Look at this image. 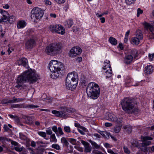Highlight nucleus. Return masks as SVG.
<instances>
[{
  "instance_id": "7c9ffc66",
  "label": "nucleus",
  "mask_w": 154,
  "mask_h": 154,
  "mask_svg": "<svg viewBox=\"0 0 154 154\" xmlns=\"http://www.w3.org/2000/svg\"><path fill=\"white\" fill-rule=\"evenodd\" d=\"M140 40V39L136 37H133L131 39V42L133 45H137L139 43Z\"/></svg>"
},
{
  "instance_id": "de8ad7c7",
  "label": "nucleus",
  "mask_w": 154,
  "mask_h": 154,
  "mask_svg": "<svg viewBox=\"0 0 154 154\" xmlns=\"http://www.w3.org/2000/svg\"><path fill=\"white\" fill-rule=\"evenodd\" d=\"M15 20V17L14 16L12 15L9 17L8 16V20L9 22L11 23H12V22H13Z\"/></svg>"
},
{
  "instance_id": "f704fd0d",
  "label": "nucleus",
  "mask_w": 154,
  "mask_h": 154,
  "mask_svg": "<svg viewBox=\"0 0 154 154\" xmlns=\"http://www.w3.org/2000/svg\"><path fill=\"white\" fill-rule=\"evenodd\" d=\"M51 140L50 142H57V139L55 135L54 134H53L51 135Z\"/></svg>"
},
{
  "instance_id": "5701e85b",
  "label": "nucleus",
  "mask_w": 154,
  "mask_h": 154,
  "mask_svg": "<svg viewBox=\"0 0 154 154\" xmlns=\"http://www.w3.org/2000/svg\"><path fill=\"white\" fill-rule=\"evenodd\" d=\"M73 20L70 19L65 22L64 25L66 28H70L73 25Z\"/></svg>"
},
{
  "instance_id": "e433bc0d",
  "label": "nucleus",
  "mask_w": 154,
  "mask_h": 154,
  "mask_svg": "<svg viewBox=\"0 0 154 154\" xmlns=\"http://www.w3.org/2000/svg\"><path fill=\"white\" fill-rule=\"evenodd\" d=\"M51 147L52 148L57 150H59L60 149V146L58 144L56 143L53 144Z\"/></svg>"
},
{
  "instance_id": "5fc2aeb1",
  "label": "nucleus",
  "mask_w": 154,
  "mask_h": 154,
  "mask_svg": "<svg viewBox=\"0 0 154 154\" xmlns=\"http://www.w3.org/2000/svg\"><path fill=\"white\" fill-rule=\"evenodd\" d=\"M20 138L21 139L25 140L26 139V137L25 135H23L22 133H19Z\"/></svg>"
},
{
  "instance_id": "a18cd8bd",
  "label": "nucleus",
  "mask_w": 154,
  "mask_h": 154,
  "mask_svg": "<svg viewBox=\"0 0 154 154\" xmlns=\"http://www.w3.org/2000/svg\"><path fill=\"white\" fill-rule=\"evenodd\" d=\"M69 141L73 145L76 143V140L74 138H69L68 139Z\"/></svg>"
},
{
  "instance_id": "a211bd4d",
  "label": "nucleus",
  "mask_w": 154,
  "mask_h": 154,
  "mask_svg": "<svg viewBox=\"0 0 154 154\" xmlns=\"http://www.w3.org/2000/svg\"><path fill=\"white\" fill-rule=\"evenodd\" d=\"M152 140V138L150 137H143L142 139L143 143H142L146 146L149 145L151 143V141L149 140Z\"/></svg>"
},
{
  "instance_id": "37998d69",
  "label": "nucleus",
  "mask_w": 154,
  "mask_h": 154,
  "mask_svg": "<svg viewBox=\"0 0 154 154\" xmlns=\"http://www.w3.org/2000/svg\"><path fill=\"white\" fill-rule=\"evenodd\" d=\"M64 130L67 133H69L71 132L70 128L69 126H65L64 128Z\"/></svg>"
},
{
  "instance_id": "dca6fc26",
  "label": "nucleus",
  "mask_w": 154,
  "mask_h": 154,
  "mask_svg": "<svg viewBox=\"0 0 154 154\" xmlns=\"http://www.w3.org/2000/svg\"><path fill=\"white\" fill-rule=\"evenodd\" d=\"M132 82H133V79L129 76L126 77L125 79V84L127 86L131 84V85L135 86L141 85L140 82L137 83L136 84H134L132 83Z\"/></svg>"
},
{
  "instance_id": "774afa93",
  "label": "nucleus",
  "mask_w": 154,
  "mask_h": 154,
  "mask_svg": "<svg viewBox=\"0 0 154 154\" xmlns=\"http://www.w3.org/2000/svg\"><path fill=\"white\" fill-rule=\"evenodd\" d=\"M3 128H4L5 131H7L10 130L7 125H4Z\"/></svg>"
},
{
  "instance_id": "680f3d73",
  "label": "nucleus",
  "mask_w": 154,
  "mask_h": 154,
  "mask_svg": "<svg viewBox=\"0 0 154 154\" xmlns=\"http://www.w3.org/2000/svg\"><path fill=\"white\" fill-rule=\"evenodd\" d=\"M107 152L111 154H118L117 152H114L112 150L110 149H108Z\"/></svg>"
},
{
  "instance_id": "6e6552de",
  "label": "nucleus",
  "mask_w": 154,
  "mask_h": 154,
  "mask_svg": "<svg viewBox=\"0 0 154 154\" xmlns=\"http://www.w3.org/2000/svg\"><path fill=\"white\" fill-rule=\"evenodd\" d=\"M131 55H127L125 57L124 62L125 64H130L133 60V57L136 59H138V54L137 50L132 49L131 51Z\"/></svg>"
},
{
  "instance_id": "49530a36",
  "label": "nucleus",
  "mask_w": 154,
  "mask_h": 154,
  "mask_svg": "<svg viewBox=\"0 0 154 154\" xmlns=\"http://www.w3.org/2000/svg\"><path fill=\"white\" fill-rule=\"evenodd\" d=\"M109 14V12L108 11H106V12H103V13L99 15L98 13H97L96 14V15L98 17H100L102 16L105 14Z\"/></svg>"
},
{
  "instance_id": "3c124183",
  "label": "nucleus",
  "mask_w": 154,
  "mask_h": 154,
  "mask_svg": "<svg viewBox=\"0 0 154 154\" xmlns=\"http://www.w3.org/2000/svg\"><path fill=\"white\" fill-rule=\"evenodd\" d=\"M123 149L124 152L125 153L128 154L130 153V151L127 147L124 146L123 147Z\"/></svg>"
},
{
  "instance_id": "6e6d98bb",
  "label": "nucleus",
  "mask_w": 154,
  "mask_h": 154,
  "mask_svg": "<svg viewBox=\"0 0 154 154\" xmlns=\"http://www.w3.org/2000/svg\"><path fill=\"white\" fill-rule=\"evenodd\" d=\"M46 134L48 135L52 134V131L50 128H48L46 130Z\"/></svg>"
},
{
  "instance_id": "338daca9",
  "label": "nucleus",
  "mask_w": 154,
  "mask_h": 154,
  "mask_svg": "<svg viewBox=\"0 0 154 154\" xmlns=\"http://www.w3.org/2000/svg\"><path fill=\"white\" fill-rule=\"evenodd\" d=\"M11 144L12 145H14V146H17L19 145V143L17 142L13 141H12L11 142Z\"/></svg>"
},
{
  "instance_id": "6ab92c4d",
  "label": "nucleus",
  "mask_w": 154,
  "mask_h": 154,
  "mask_svg": "<svg viewBox=\"0 0 154 154\" xmlns=\"http://www.w3.org/2000/svg\"><path fill=\"white\" fill-rule=\"evenodd\" d=\"M52 113L55 115L56 116L60 117H65L66 115V113L63 111H58L54 110L52 111Z\"/></svg>"
},
{
  "instance_id": "4c0bfd02",
  "label": "nucleus",
  "mask_w": 154,
  "mask_h": 154,
  "mask_svg": "<svg viewBox=\"0 0 154 154\" xmlns=\"http://www.w3.org/2000/svg\"><path fill=\"white\" fill-rule=\"evenodd\" d=\"M11 140L10 139H8L5 137H0V141L1 142H3L4 141H10Z\"/></svg>"
},
{
  "instance_id": "4468645a",
  "label": "nucleus",
  "mask_w": 154,
  "mask_h": 154,
  "mask_svg": "<svg viewBox=\"0 0 154 154\" xmlns=\"http://www.w3.org/2000/svg\"><path fill=\"white\" fill-rule=\"evenodd\" d=\"M35 45V42L33 39H30L28 40L25 43L26 48L29 50L32 48Z\"/></svg>"
},
{
  "instance_id": "423d86ee",
  "label": "nucleus",
  "mask_w": 154,
  "mask_h": 154,
  "mask_svg": "<svg viewBox=\"0 0 154 154\" xmlns=\"http://www.w3.org/2000/svg\"><path fill=\"white\" fill-rule=\"evenodd\" d=\"M62 48V44L61 42L52 43L46 47L45 52L48 55H52L54 53L59 51Z\"/></svg>"
},
{
  "instance_id": "58836bf2",
  "label": "nucleus",
  "mask_w": 154,
  "mask_h": 154,
  "mask_svg": "<svg viewBox=\"0 0 154 154\" xmlns=\"http://www.w3.org/2000/svg\"><path fill=\"white\" fill-rule=\"evenodd\" d=\"M24 148L22 146L20 147L19 146H18L17 147H15L14 148V149L17 151V152H21L23 151Z\"/></svg>"
},
{
  "instance_id": "8fccbe9b",
  "label": "nucleus",
  "mask_w": 154,
  "mask_h": 154,
  "mask_svg": "<svg viewBox=\"0 0 154 154\" xmlns=\"http://www.w3.org/2000/svg\"><path fill=\"white\" fill-rule=\"evenodd\" d=\"M58 132L59 135V136L64 134V133L63 131L62 130L60 127L58 128Z\"/></svg>"
},
{
  "instance_id": "2f4dec72",
  "label": "nucleus",
  "mask_w": 154,
  "mask_h": 154,
  "mask_svg": "<svg viewBox=\"0 0 154 154\" xmlns=\"http://www.w3.org/2000/svg\"><path fill=\"white\" fill-rule=\"evenodd\" d=\"M37 133L40 136L44 138L45 140H48L49 138L46 137V134L45 132L43 131H38Z\"/></svg>"
},
{
  "instance_id": "f3484780",
  "label": "nucleus",
  "mask_w": 154,
  "mask_h": 154,
  "mask_svg": "<svg viewBox=\"0 0 154 154\" xmlns=\"http://www.w3.org/2000/svg\"><path fill=\"white\" fill-rule=\"evenodd\" d=\"M81 142L84 146L85 151L87 152H91V148L90 144L88 143L83 140H82Z\"/></svg>"
},
{
  "instance_id": "f8f14e48",
  "label": "nucleus",
  "mask_w": 154,
  "mask_h": 154,
  "mask_svg": "<svg viewBox=\"0 0 154 154\" xmlns=\"http://www.w3.org/2000/svg\"><path fill=\"white\" fill-rule=\"evenodd\" d=\"M82 51V50L80 47H73L70 51V56L72 57H76L77 55L80 54Z\"/></svg>"
},
{
  "instance_id": "4d7b16f0",
  "label": "nucleus",
  "mask_w": 154,
  "mask_h": 154,
  "mask_svg": "<svg viewBox=\"0 0 154 154\" xmlns=\"http://www.w3.org/2000/svg\"><path fill=\"white\" fill-rule=\"evenodd\" d=\"M23 87L21 88H18L19 89H20V90H22V89H24L25 91H26L28 89V88L27 86H26V85H24V84H23L22 85Z\"/></svg>"
},
{
  "instance_id": "9b49d317",
  "label": "nucleus",
  "mask_w": 154,
  "mask_h": 154,
  "mask_svg": "<svg viewBox=\"0 0 154 154\" xmlns=\"http://www.w3.org/2000/svg\"><path fill=\"white\" fill-rule=\"evenodd\" d=\"M8 16L9 14L7 11L0 9V23L8 20Z\"/></svg>"
},
{
  "instance_id": "aec40b11",
  "label": "nucleus",
  "mask_w": 154,
  "mask_h": 154,
  "mask_svg": "<svg viewBox=\"0 0 154 154\" xmlns=\"http://www.w3.org/2000/svg\"><path fill=\"white\" fill-rule=\"evenodd\" d=\"M56 29L55 32L59 34L63 35L65 32L64 28L60 25H57Z\"/></svg>"
},
{
  "instance_id": "2eb2a0df",
  "label": "nucleus",
  "mask_w": 154,
  "mask_h": 154,
  "mask_svg": "<svg viewBox=\"0 0 154 154\" xmlns=\"http://www.w3.org/2000/svg\"><path fill=\"white\" fill-rule=\"evenodd\" d=\"M16 63L19 66L22 65L26 68L28 67V60L25 58H22L17 60Z\"/></svg>"
},
{
  "instance_id": "9d476101",
  "label": "nucleus",
  "mask_w": 154,
  "mask_h": 154,
  "mask_svg": "<svg viewBox=\"0 0 154 154\" xmlns=\"http://www.w3.org/2000/svg\"><path fill=\"white\" fill-rule=\"evenodd\" d=\"M107 62L105 61L104 63V65L103 67V69L104 70H106L105 73L107 74L106 76L107 77H110L112 74V70L110 64V61H107Z\"/></svg>"
},
{
  "instance_id": "603ef678",
  "label": "nucleus",
  "mask_w": 154,
  "mask_h": 154,
  "mask_svg": "<svg viewBox=\"0 0 154 154\" xmlns=\"http://www.w3.org/2000/svg\"><path fill=\"white\" fill-rule=\"evenodd\" d=\"M26 122L27 124L30 123L32 122V118L31 117L28 116L26 119Z\"/></svg>"
},
{
  "instance_id": "0e129e2a",
  "label": "nucleus",
  "mask_w": 154,
  "mask_h": 154,
  "mask_svg": "<svg viewBox=\"0 0 154 154\" xmlns=\"http://www.w3.org/2000/svg\"><path fill=\"white\" fill-rule=\"evenodd\" d=\"M65 110V111L69 112H73L74 111V109L72 108H70L69 109H68L66 108Z\"/></svg>"
},
{
  "instance_id": "0eeeda50",
  "label": "nucleus",
  "mask_w": 154,
  "mask_h": 154,
  "mask_svg": "<svg viewBox=\"0 0 154 154\" xmlns=\"http://www.w3.org/2000/svg\"><path fill=\"white\" fill-rule=\"evenodd\" d=\"M43 15V12L40 8H35L32 11L31 17L33 21L35 22L40 20Z\"/></svg>"
},
{
  "instance_id": "7ed1b4c3",
  "label": "nucleus",
  "mask_w": 154,
  "mask_h": 154,
  "mask_svg": "<svg viewBox=\"0 0 154 154\" xmlns=\"http://www.w3.org/2000/svg\"><path fill=\"white\" fill-rule=\"evenodd\" d=\"M48 66L51 72L50 77L54 79H56L59 76L60 74L59 72L63 67L61 62L55 60H51Z\"/></svg>"
},
{
  "instance_id": "f257e3e1",
  "label": "nucleus",
  "mask_w": 154,
  "mask_h": 154,
  "mask_svg": "<svg viewBox=\"0 0 154 154\" xmlns=\"http://www.w3.org/2000/svg\"><path fill=\"white\" fill-rule=\"evenodd\" d=\"M38 76L32 69H28L19 75L17 78L15 87L17 88H22V85L27 81L31 83L35 82L38 79Z\"/></svg>"
},
{
  "instance_id": "c03bdc74",
  "label": "nucleus",
  "mask_w": 154,
  "mask_h": 154,
  "mask_svg": "<svg viewBox=\"0 0 154 154\" xmlns=\"http://www.w3.org/2000/svg\"><path fill=\"white\" fill-rule=\"evenodd\" d=\"M126 4L128 5H130L134 3L135 0H125Z\"/></svg>"
},
{
  "instance_id": "20e7f679",
  "label": "nucleus",
  "mask_w": 154,
  "mask_h": 154,
  "mask_svg": "<svg viewBox=\"0 0 154 154\" xmlns=\"http://www.w3.org/2000/svg\"><path fill=\"white\" fill-rule=\"evenodd\" d=\"M86 92L88 97L93 99H96L99 96L100 90L99 87L94 83H90L87 88Z\"/></svg>"
},
{
  "instance_id": "bf43d9fd",
  "label": "nucleus",
  "mask_w": 154,
  "mask_h": 154,
  "mask_svg": "<svg viewBox=\"0 0 154 154\" xmlns=\"http://www.w3.org/2000/svg\"><path fill=\"white\" fill-rule=\"evenodd\" d=\"M55 1L59 4L63 3L65 1V0H55Z\"/></svg>"
},
{
  "instance_id": "72a5a7b5",
  "label": "nucleus",
  "mask_w": 154,
  "mask_h": 154,
  "mask_svg": "<svg viewBox=\"0 0 154 154\" xmlns=\"http://www.w3.org/2000/svg\"><path fill=\"white\" fill-rule=\"evenodd\" d=\"M140 148V149L142 151L144 152H146L148 151L147 146H146V145H144V144L142 143H141V146Z\"/></svg>"
},
{
  "instance_id": "f03ea898",
  "label": "nucleus",
  "mask_w": 154,
  "mask_h": 154,
  "mask_svg": "<svg viewBox=\"0 0 154 154\" xmlns=\"http://www.w3.org/2000/svg\"><path fill=\"white\" fill-rule=\"evenodd\" d=\"M122 109L128 114L136 113L138 111V109L135 106L134 100L131 98H125L121 102Z\"/></svg>"
},
{
  "instance_id": "473e14b6",
  "label": "nucleus",
  "mask_w": 154,
  "mask_h": 154,
  "mask_svg": "<svg viewBox=\"0 0 154 154\" xmlns=\"http://www.w3.org/2000/svg\"><path fill=\"white\" fill-rule=\"evenodd\" d=\"M74 125L75 127L77 128L82 129L83 131H86V129L85 127L81 126L79 123H77V122H75V123Z\"/></svg>"
},
{
  "instance_id": "412c9836",
  "label": "nucleus",
  "mask_w": 154,
  "mask_h": 154,
  "mask_svg": "<svg viewBox=\"0 0 154 154\" xmlns=\"http://www.w3.org/2000/svg\"><path fill=\"white\" fill-rule=\"evenodd\" d=\"M153 69L152 66L149 65L146 66L144 69V72L147 74H151L153 71Z\"/></svg>"
},
{
  "instance_id": "a878e982",
  "label": "nucleus",
  "mask_w": 154,
  "mask_h": 154,
  "mask_svg": "<svg viewBox=\"0 0 154 154\" xmlns=\"http://www.w3.org/2000/svg\"><path fill=\"white\" fill-rule=\"evenodd\" d=\"M24 103L14 104L11 105V108H24Z\"/></svg>"
},
{
  "instance_id": "13d9d810",
  "label": "nucleus",
  "mask_w": 154,
  "mask_h": 154,
  "mask_svg": "<svg viewBox=\"0 0 154 154\" xmlns=\"http://www.w3.org/2000/svg\"><path fill=\"white\" fill-rule=\"evenodd\" d=\"M10 100L4 99L2 100L1 103L2 104L10 103Z\"/></svg>"
},
{
  "instance_id": "bb28decb",
  "label": "nucleus",
  "mask_w": 154,
  "mask_h": 154,
  "mask_svg": "<svg viewBox=\"0 0 154 154\" xmlns=\"http://www.w3.org/2000/svg\"><path fill=\"white\" fill-rule=\"evenodd\" d=\"M136 38L140 40L142 39L143 35L142 31L140 30H138L136 31Z\"/></svg>"
},
{
  "instance_id": "b1692460",
  "label": "nucleus",
  "mask_w": 154,
  "mask_h": 154,
  "mask_svg": "<svg viewBox=\"0 0 154 154\" xmlns=\"http://www.w3.org/2000/svg\"><path fill=\"white\" fill-rule=\"evenodd\" d=\"M141 143L136 140H134L131 143V146L133 147H136L138 149L141 147Z\"/></svg>"
},
{
  "instance_id": "ddd939ff",
  "label": "nucleus",
  "mask_w": 154,
  "mask_h": 154,
  "mask_svg": "<svg viewBox=\"0 0 154 154\" xmlns=\"http://www.w3.org/2000/svg\"><path fill=\"white\" fill-rule=\"evenodd\" d=\"M145 28L147 29H149L150 31L149 38L150 39H154V28L149 23H146L144 24Z\"/></svg>"
},
{
  "instance_id": "4be33fe9",
  "label": "nucleus",
  "mask_w": 154,
  "mask_h": 154,
  "mask_svg": "<svg viewBox=\"0 0 154 154\" xmlns=\"http://www.w3.org/2000/svg\"><path fill=\"white\" fill-rule=\"evenodd\" d=\"M25 100L24 98H15L14 97H13L12 99L10 100V103H15L22 102Z\"/></svg>"
},
{
  "instance_id": "864d4df0",
  "label": "nucleus",
  "mask_w": 154,
  "mask_h": 154,
  "mask_svg": "<svg viewBox=\"0 0 154 154\" xmlns=\"http://www.w3.org/2000/svg\"><path fill=\"white\" fill-rule=\"evenodd\" d=\"M148 56L149 60L150 61H152L154 57V53L152 54H149Z\"/></svg>"
},
{
  "instance_id": "a19ab883",
  "label": "nucleus",
  "mask_w": 154,
  "mask_h": 154,
  "mask_svg": "<svg viewBox=\"0 0 154 154\" xmlns=\"http://www.w3.org/2000/svg\"><path fill=\"white\" fill-rule=\"evenodd\" d=\"M52 129L53 131L55 133L57 136H59V135L58 132V128H57V126H53L52 127Z\"/></svg>"
},
{
  "instance_id": "c9c22d12",
  "label": "nucleus",
  "mask_w": 154,
  "mask_h": 154,
  "mask_svg": "<svg viewBox=\"0 0 154 154\" xmlns=\"http://www.w3.org/2000/svg\"><path fill=\"white\" fill-rule=\"evenodd\" d=\"M57 25H50L49 28L50 30L52 32H56V29L57 28Z\"/></svg>"
},
{
  "instance_id": "ea45409f",
  "label": "nucleus",
  "mask_w": 154,
  "mask_h": 154,
  "mask_svg": "<svg viewBox=\"0 0 154 154\" xmlns=\"http://www.w3.org/2000/svg\"><path fill=\"white\" fill-rule=\"evenodd\" d=\"M61 141L62 143H64V144L66 146H68L69 143L68 142L67 140L66 139V138L65 137H62L61 139Z\"/></svg>"
},
{
  "instance_id": "393cba45",
  "label": "nucleus",
  "mask_w": 154,
  "mask_h": 154,
  "mask_svg": "<svg viewBox=\"0 0 154 154\" xmlns=\"http://www.w3.org/2000/svg\"><path fill=\"white\" fill-rule=\"evenodd\" d=\"M26 23L24 21H20L17 23V27L18 29L24 27L26 25Z\"/></svg>"
},
{
  "instance_id": "052dcab7",
  "label": "nucleus",
  "mask_w": 154,
  "mask_h": 154,
  "mask_svg": "<svg viewBox=\"0 0 154 154\" xmlns=\"http://www.w3.org/2000/svg\"><path fill=\"white\" fill-rule=\"evenodd\" d=\"M4 34L2 33V26L0 25V37H3L4 36Z\"/></svg>"
},
{
  "instance_id": "cd10ccee",
  "label": "nucleus",
  "mask_w": 154,
  "mask_h": 154,
  "mask_svg": "<svg viewBox=\"0 0 154 154\" xmlns=\"http://www.w3.org/2000/svg\"><path fill=\"white\" fill-rule=\"evenodd\" d=\"M37 105H35L32 104H24V109H34L38 107Z\"/></svg>"
},
{
  "instance_id": "39448f33",
  "label": "nucleus",
  "mask_w": 154,
  "mask_h": 154,
  "mask_svg": "<svg viewBox=\"0 0 154 154\" xmlns=\"http://www.w3.org/2000/svg\"><path fill=\"white\" fill-rule=\"evenodd\" d=\"M78 77L77 73L75 72L68 74L66 79V85L68 88L72 90L78 84Z\"/></svg>"
},
{
  "instance_id": "79ce46f5",
  "label": "nucleus",
  "mask_w": 154,
  "mask_h": 154,
  "mask_svg": "<svg viewBox=\"0 0 154 154\" xmlns=\"http://www.w3.org/2000/svg\"><path fill=\"white\" fill-rule=\"evenodd\" d=\"M121 126H118L115 127L114 128V131L116 133H119L121 129Z\"/></svg>"
},
{
  "instance_id": "e2e57ef3",
  "label": "nucleus",
  "mask_w": 154,
  "mask_h": 154,
  "mask_svg": "<svg viewBox=\"0 0 154 154\" xmlns=\"http://www.w3.org/2000/svg\"><path fill=\"white\" fill-rule=\"evenodd\" d=\"M45 4L46 5H50L51 4V2L48 0H45L44 1Z\"/></svg>"
},
{
  "instance_id": "c85d7f7f",
  "label": "nucleus",
  "mask_w": 154,
  "mask_h": 154,
  "mask_svg": "<svg viewBox=\"0 0 154 154\" xmlns=\"http://www.w3.org/2000/svg\"><path fill=\"white\" fill-rule=\"evenodd\" d=\"M109 41L110 43L113 45H116L117 44V40L114 38L110 37L109 39Z\"/></svg>"
},
{
  "instance_id": "69168bd1",
  "label": "nucleus",
  "mask_w": 154,
  "mask_h": 154,
  "mask_svg": "<svg viewBox=\"0 0 154 154\" xmlns=\"http://www.w3.org/2000/svg\"><path fill=\"white\" fill-rule=\"evenodd\" d=\"M10 6L8 4H5L3 5V8H4L8 9L9 8Z\"/></svg>"
},
{
  "instance_id": "09e8293b",
  "label": "nucleus",
  "mask_w": 154,
  "mask_h": 154,
  "mask_svg": "<svg viewBox=\"0 0 154 154\" xmlns=\"http://www.w3.org/2000/svg\"><path fill=\"white\" fill-rule=\"evenodd\" d=\"M92 145L96 148L98 149L100 147V146L97 145L95 142L93 141L90 142Z\"/></svg>"
},
{
  "instance_id": "1a4fd4ad",
  "label": "nucleus",
  "mask_w": 154,
  "mask_h": 154,
  "mask_svg": "<svg viewBox=\"0 0 154 154\" xmlns=\"http://www.w3.org/2000/svg\"><path fill=\"white\" fill-rule=\"evenodd\" d=\"M106 119L109 121L115 122L119 124L121 123L122 121V118H118L114 114L109 112L106 113Z\"/></svg>"
},
{
  "instance_id": "c756f323",
  "label": "nucleus",
  "mask_w": 154,
  "mask_h": 154,
  "mask_svg": "<svg viewBox=\"0 0 154 154\" xmlns=\"http://www.w3.org/2000/svg\"><path fill=\"white\" fill-rule=\"evenodd\" d=\"M123 128L125 130V131L128 133H130L132 131L131 127L128 125H124L123 126Z\"/></svg>"
}]
</instances>
